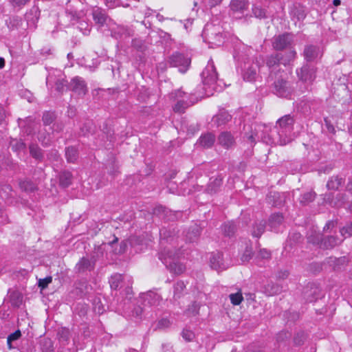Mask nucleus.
<instances>
[{"label": "nucleus", "instance_id": "obj_34", "mask_svg": "<svg viewBox=\"0 0 352 352\" xmlns=\"http://www.w3.org/2000/svg\"><path fill=\"white\" fill-rule=\"evenodd\" d=\"M10 146L12 150L19 154L21 152L25 153L27 148L26 144L21 139H13L10 142Z\"/></svg>", "mask_w": 352, "mask_h": 352}, {"label": "nucleus", "instance_id": "obj_15", "mask_svg": "<svg viewBox=\"0 0 352 352\" xmlns=\"http://www.w3.org/2000/svg\"><path fill=\"white\" fill-rule=\"evenodd\" d=\"M177 234L178 230L172 226L168 228L163 227L160 229V241L168 243H172L177 239Z\"/></svg>", "mask_w": 352, "mask_h": 352}, {"label": "nucleus", "instance_id": "obj_37", "mask_svg": "<svg viewBox=\"0 0 352 352\" xmlns=\"http://www.w3.org/2000/svg\"><path fill=\"white\" fill-rule=\"evenodd\" d=\"M22 334L19 329L16 330L14 332L10 333L7 338V344L9 349L17 348L15 342L19 340Z\"/></svg>", "mask_w": 352, "mask_h": 352}, {"label": "nucleus", "instance_id": "obj_38", "mask_svg": "<svg viewBox=\"0 0 352 352\" xmlns=\"http://www.w3.org/2000/svg\"><path fill=\"white\" fill-rule=\"evenodd\" d=\"M137 89L136 95L137 100L141 102H146L151 96L149 89L144 86L140 87H135Z\"/></svg>", "mask_w": 352, "mask_h": 352}, {"label": "nucleus", "instance_id": "obj_60", "mask_svg": "<svg viewBox=\"0 0 352 352\" xmlns=\"http://www.w3.org/2000/svg\"><path fill=\"white\" fill-rule=\"evenodd\" d=\"M268 201L272 203L274 207H280L283 204V201L280 199V195L278 192H273L268 197Z\"/></svg>", "mask_w": 352, "mask_h": 352}, {"label": "nucleus", "instance_id": "obj_2", "mask_svg": "<svg viewBox=\"0 0 352 352\" xmlns=\"http://www.w3.org/2000/svg\"><path fill=\"white\" fill-rule=\"evenodd\" d=\"M223 32V28L220 24L208 23L202 31L201 36L204 42L210 45V47L220 46L225 39Z\"/></svg>", "mask_w": 352, "mask_h": 352}, {"label": "nucleus", "instance_id": "obj_41", "mask_svg": "<svg viewBox=\"0 0 352 352\" xmlns=\"http://www.w3.org/2000/svg\"><path fill=\"white\" fill-rule=\"evenodd\" d=\"M222 230L225 236L232 237L234 236L237 230V226L233 221L225 223L222 226Z\"/></svg>", "mask_w": 352, "mask_h": 352}, {"label": "nucleus", "instance_id": "obj_11", "mask_svg": "<svg viewBox=\"0 0 352 352\" xmlns=\"http://www.w3.org/2000/svg\"><path fill=\"white\" fill-rule=\"evenodd\" d=\"M96 262V258L95 256H92L90 258L82 257L76 265L75 270L78 273L91 272L95 268Z\"/></svg>", "mask_w": 352, "mask_h": 352}, {"label": "nucleus", "instance_id": "obj_46", "mask_svg": "<svg viewBox=\"0 0 352 352\" xmlns=\"http://www.w3.org/2000/svg\"><path fill=\"white\" fill-rule=\"evenodd\" d=\"M19 187L21 190L26 192H34L37 189L36 185L30 179L20 181Z\"/></svg>", "mask_w": 352, "mask_h": 352}, {"label": "nucleus", "instance_id": "obj_13", "mask_svg": "<svg viewBox=\"0 0 352 352\" xmlns=\"http://www.w3.org/2000/svg\"><path fill=\"white\" fill-rule=\"evenodd\" d=\"M217 144L225 149H230L236 144L234 135L230 131L221 132L217 138Z\"/></svg>", "mask_w": 352, "mask_h": 352}, {"label": "nucleus", "instance_id": "obj_45", "mask_svg": "<svg viewBox=\"0 0 352 352\" xmlns=\"http://www.w3.org/2000/svg\"><path fill=\"white\" fill-rule=\"evenodd\" d=\"M222 184V179L221 178H214V179H210V182L208 184L206 191L208 193H215L218 191L219 188L221 187Z\"/></svg>", "mask_w": 352, "mask_h": 352}, {"label": "nucleus", "instance_id": "obj_50", "mask_svg": "<svg viewBox=\"0 0 352 352\" xmlns=\"http://www.w3.org/2000/svg\"><path fill=\"white\" fill-rule=\"evenodd\" d=\"M316 194L314 191L307 192L302 194L300 198V203L302 206L308 205L309 203L314 201Z\"/></svg>", "mask_w": 352, "mask_h": 352}, {"label": "nucleus", "instance_id": "obj_24", "mask_svg": "<svg viewBox=\"0 0 352 352\" xmlns=\"http://www.w3.org/2000/svg\"><path fill=\"white\" fill-rule=\"evenodd\" d=\"M65 156L68 163L76 164L79 157L78 148L75 146H69L65 147Z\"/></svg>", "mask_w": 352, "mask_h": 352}, {"label": "nucleus", "instance_id": "obj_61", "mask_svg": "<svg viewBox=\"0 0 352 352\" xmlns=\"http://www.w3.org/2000/svg\"><path fill=\"white\" fill-rule=\"evenodd\" d=\"M252 13L254 16L258 19H265L266 18V10L262 8L259 6L254 5L252 7Z\"/></svg>", "mask_w": 352, "mask_h": 352}, {"label": "nucleus", "instance_id": "obj_9", "mask_svg": "<svg viewBox=\"0 0 352 352\" xmlns=\"http://www.w3.org/2000/svg\"><path fill=\"white\" fill-rule=\"evenodd\" d=\"M153 215L158 217L166 221L177 220L181 213L178 211H172L162 206H157L153 208Z\"/></svg>", "mask_w": 352, "mask_h": 352}, {"label": "nucleus", "instance_id": "obj_44", "mask_svg": "<svg viewBox=\"0 0 352 352\" xmlns=\"http://www.w3.org/2000/svg\"><path fill=\"white\" fill-rule=\"evenodd\" d=\"M266 227L265 221H260L258 222H256L252 230V234L254 237L259 238L262 234L264 232Z\"/></svg>", "mask_w": 352, "mask_h": 352}, {"label": "nucleus", "instance_id": "obj_28", "mask_svg": "<svg viewBox=\"0 0 352 352\" xmlns=\"http://www.w3.org/2000/svg\"><path fill=\"white\" fill-rule=\"evenodd\" d=\"M8 294L9 300L12 307L19 308L23 302V297L22 294L19 291L10 289L8 291Z\"/></svg>", "mask_w": 352, "mask_h": 352}, {"label": "nucleus", "instance_id": "obj_18", "mask_svg": "<svg viewBox=\"0 0 352 352\" xmlns=\"http://www.w3.org/2000/svg\"><path fill=\"white\" fill-rule=\"evenodd\" d=\"M30 156L38 163L43 162L45 159V151L36 142H31L28 146Z\"/></svg>", "mask_w": 352, "mask_h": 352}, {"label": "nucleus", "instance_id": "obj_62", "mask_svg": "<svg viewBox=\"0 0 352 352\" xmlns=\"http://www.w3.org/2000/svg\"><path fill=\"white\" fill-rule=\"evenodd\" d=\"M185 287H186V285L183 281H182V280L177 281L174 285V297L175 298H180L181 294H182Z\"/></svg>", "mask_w": 352, "mask_h": 352}, {"label": "nucleus", "instance_id": "obj_30", "mask_svg": "<svg viewBox=\"0 0 352 352\" xmlns=\"http://www.w3.org/2000/svg\"><path fill=\"white\" fill-rule=\"evenodd\" d=\"M73 175L69 170H63L59 173V185L62 188H67L72 183Z\"/></svg>", "mask_w": 352, "mask_h": 352}, {"label": "nucleus", "instance_id": "obj_22", "mask_svg": "<svg viewBox=\"0 0 352 352\" xmlns=\"http://www.w3.org/2000/svg\"><path fill=\"white\" fill-rule=\"evenodd\" d=\"M258 65L256 63H248V66L246 67L245 64L244 72L243 73V77L245 80L254 81L256 80L257 76Z\"/></svg>", "mask_w": 352, "mask_h": 352}, {"label": "nucleus", "instance_id": "obj_5", "mask_svg": "<svg viewBox=\"0 0 352 352\" xmlns=\"http://www.w3.org/2000/svg\"><path fill=\"white\" fill-rule=\"evenodd\" d=\"M170 67H178L179 71L185 73L190 65V58L179 52L173 53L167 60Z\"/></svg>", "mask_w": 352, "mask_h": 352}, {"label": "nucleus", "instance_id": "obj_21", "mask_svg": "<svg viewBox=\"0 0 352 352\" xmlns=\"http://www.w3.org/2000/svg\"><path fill=\"white\" fill-rule=\"evenodd\" d=\"M294 124V117L290 114L285 115L280 118H279L276 124L279 126L281 129V133H284L287 131L290 132L293 129V125Z\"/></svg>", "mask_w": 352, "mask_h": 352}, {"label": "nucleus", "instance_id": "obj_39", "mask_svg": "<svg viewBox=\"0 0 352 352\" xmlns=\"http://www.w3.org/2000/svg\"><path fill=\"white\" fill-rule=\"evenodd\" d=\"M92 14L94 20L96 23L100 25H103L105 23L107 16L102 9L97 8L93 10Z\"/></svg>", "mask_w": 352, "mask_h": 352}, {"label": "nucleus", "instance_id": "obj_35", "mask_svg": "<svg viewBox=\"0 0 352 352\" xmlns=\"http://www.w3.org/2000/svg\"><path fill=\"white\" fill-rule=\"evenodd\" d=\"M123 276L121 274L116 273L111 276L109 280L111 289L118 290L122 287Z\"/></svg>", "mask_w": 352, "mask_h": 352}, {"label": "nucleus", "instance_id": "obj_53", "mask_svg": "<svg viewBox=\"0 0 352 352\" xmlns=\"http://www.w3.org/2000/svg\"><path fill=\"white\" fill-rule=\"evenodd\" d=\"M340 233L345 239L352 236V222H346V224L340 228Z\"/></svg>", "mask_w": 352, "mask_h": 352}, {"label": "nucleus", "instance_id": "obj_8", "mask_svg": "<svg viewBox=\"0 0 352 352\" xmlns=\"http://www.w3.org/2000/svg\"><path fill=\"white\" fill-rule=\"evenodd\" d=\"M210 265L211 268L217 271L225 270L230 266V263L223 258V253L218 251L210 254Z\"/></svg>", "mask_w": 352, "mask_h": 352}, {"label": "nucleus", "instance_id": "obj_23", "mask_svg": "<svg viewBox=\"0 0 352 352\" xmlns=\"http://www.w3.org/2000/svg\"><path fill=\"white\" fill-rule=\"evenodd\" d=\"M345 182V179L339 176L333 175L331 177L327 183V188L329 190H339Z\"/></svg>", "mask_w": 352, "mask_h": 352}, {"label": "nucleus", "instance_id": "obj_47", "mask_svg": "<svg viewBox=\"0 0 352 352\" xmlns=\"http://www.w3.org/2000/svg\"><path fill=\"white\" fill-rule=\"evenodd\" d=\"M6 25L10 30L18 29L22 25V19L18 16H13L6 20Z\"/></svg>", "mask_w": 352, "mask_h": 352}, {"label": "nucleus", "instance_id": "obj_25", "mask_svg": "<svg viewBox=\"0 0 352 352\" xmlns=\"http://www.w3.org/2000/svg\"><path fill=\"white\" fill-rule=\"evenodd\" d=\"M215 135L212 133L202 134L199 137V147L204 148H211L215 142Z\"/></svg>", "mask_w": 352, "mask_h": 352}, {"label": "nucleus", "instance_id": "obj_52", "mask_svg": "<svg viewBox=\"0 0 352 352\" xmlns=\"http://www.w3.org/2000/svg\"><path fill=\"white\" fill-rule=\"evenodd\" d=\"M25 125L23 127V132L28 135H32L35 133L34 122L30 118H27L24 120Z\"/></svg>", "mask_w": 352, "mask_h": 352}, {"label": "nucleus", "instance_id": "obj_20", "mask_svg": "<svg viewBox=\"0 0 352 352\" xmlns=\"http://www.w3.org/2000/svg\"><path fill=\"white\" fill-rule=\"evenodd\" d=\"M348 259L346 256H341L339 258L330 256L327 258L323 262L324 265H328L331 267L333 270H339L342 267L346 265Z\"/></svg>", "mask_w": 352, "mask_h": 352}, {"label": "nucleus", "instance_id": "obj_51", "mask_svg": "<svg viewBox=\"0 0 352 352\" xmlns=\"http://www.w3.org/2000/svg\"><path fill=\"white\" fill-rule=\"evenodd\" d=\"M42 352H54V343L50 338H44L41 342Z\"/></svg>", "mask_w": 352, "mask_h": 352}, {"label": "nucleus", "instance_id": "obj_43", "mask_svg": "<svg viewBox=\"0 0 352 352\" xmlns=\"http://www.w3.org/2000/svg\"><path fill=\"white\" fill-rule=\"evenodd\" d=\"M282 288L276 283L270 282L264 287V292L268 296H274L280 293Z\"/></svg>", "mask_w": 352, "mask_h": 352}, {"label": "nucleus", "instance_id": "obj_31", "mask_svg": "<svg viewBox=\"0 0 352 352\" xmlns=\"http://www.w3.org/2000/svg\"><path fill=\"white\" fill-rule=\"evenodd\" d=\"M290 14L292 17L296 18L298 21L303 20L306 17L304 6L300 4H295L291 9Z\"/></svg>", "mask_w": 352, "mask_h": 352}, {"label": "nucleus", "instance_id": "obj_32", "mask_svg": "<svg viewBox=\"0 0 352 352\" xmlns=\"http://www.w3.org/2000/svg\"><path fill=\"white\" fill-rule=\"evenodd\" d=\"M248 0H232L230 6L234 12H243L248 8Z\"/></svg>", "mask_w": 352, "mask_h": 352}, {"label": "nucleus", "instance_id": "obj_10", "mask_svg": "<svg viewBox=\"0 0 352 352\" xmlns=\"http://www.w3.org/2000/svg\"><path fill=\"white\" fill-rule=\"evenodd\" d=\"M316 69L314 66L305 64L300 69L296 70V74L300 80L312 82L316 78Z\"/></svg>", "mask_w": 352, "mask_h": 352}, {"label": "nucleus", "instance_id": "obj_12", "mask_svg": "<svg viewBox=\"0 0 352 352\" xmlns=\"http://www.w3.org/2000/svg\"><path fill=\"white\" fill-rule=\"evenodd\" d=\"M302 295L307 302L316 300L320 295V289L314 283H308L303 289Z\"/></svg>", "mask_w": 352, "mask_h": 352}, {"label": "nucleus", "instance_id": "obj_17", "mask_svg": "<svg viewBox=\"0 0 352 352\" xmlns=\"http://www.w3.org/2000/svg\"><path fill=\"white\" fill-rule=\"evenodd\" d=\"M133 35V30L124 25H118L111 30V36L117 40H124Z\"/></svg>", "mask_w": 352, "mask_h": 352}, {"label": "nucleus", "instance_id": "obj_4", "mask_svg": "<svg viewBox=\"0 0 352 352\" xmlns=\"http://www.w3.org/2000/svg\"><path fill=\"white\" fill-rule=\"evenodd\" d=\"M171 256L172 254L169 251L166 252L164 250V252H161L159 254V258L170 272L176 275L182 274L185 271V266L182 263L176 261L174 258H172Z\"/></svg>", "mask_w": 352, "mask_h": 352}, {"label": "nucleus", "instance_id": "obj_14", "mask_svg": "<svg viewBox=\"0 0 352 352\" xmlns=\"http://www.w3.org/2000/svg\"><path fill=\"white\" fill-rule=\"evenodd\" d=\"M344 239H340L338 236L328 235L320 239V248L324 250H331L340 245Z\"/></svg>", "mask_w": 352, "mask_h": 352}, {"label": "nucleus", "instance_id": "obj_6", "mask_svg": "<svg viewBox=\"0 0 352 352\" xmlns=\"http://www.w3.org/2000/svg\"><path fill=\"white\" fill-rule=\"evenodd\" d=\"M294 41L292 34L289 33H284L279 34L274 38L272 46L276 51H283L287 48H289Z\"/></svg>", "mask_w": 352, "mask_h": 352}, {"label": "nucleus", "instance_id": "obj_58", "mask_svg": "<svg viewBox=\"0 0 352 352\" xmlns=\"http://www.w3.org/2000/svg\"><path fill=\"white\" fill-rule=\"evenodd\" d=\"M102 131L106 135L107 141H109L110 143H112L116 140L114 131L108 126L107 123H104Z\"/></svg>", "mask_w": 352, "mask_h": 352}, {"label": "nucleus", "instance_id": "obj_63", "mask_svg": "<svg viewBox=\"0 0 352 352\" xmlns=\"http://www.w3.org/2000/svg\"><path fill=\"white\" fill-rule=\"evenodd\" d=\"M131 45L139 52H144L146 48L144 42L140 38L133 39Z\"/></svg>", "mask_w": 352, "mask_h": 352}, {"label": "nucleus", "instance_id": "obj_42", "mask_svg": "<svg viewBox=\"0 0 352 352\" xmlns=\"http://www.w3.org/2000/svg\"><path fill=\"white\" fill-rule=\"evenodd\" d=\"M186 238L190 243H195L198 241V226L195 224L190 226L186 233Z\"/></svg>", "mask_w": 352, "mask_h": 352}, {"label": "nucleus", "instance_id": "obj_64", "mask_svg": "<svg viewBox=\"0 0 352 352\" xmlns=\"http://www.w3.org/2000/svg\"><path fill=\"white\" fill-rule=\"evenodd\" d=\"M30 0H9L10 4L14 9L21 10L23 6L28 3Z\"/></svg>", "mask_w": 352, "mask_h": 352}, {"label": "nucleus", "instance_id": "obj_48", "mask_svg": "<svg viewBox=\"0 0 352 352\" xmlns=\"http://www.w3.org/2000/svg\"><path fill=\"white\" fill-rule=\"evenodd\" d=\"M12 188L6 183H0V196L2 199H7L12 197Z\"/></svg>", "mask_w": 352, "mask_h": 352}, {"label": "nucleus", "instance_id": "obj_19", "mask_svg": "<svg viewBox=\"0 0 352 352\" xmlns=\"http://www.w3.org/2000/svg\"><path fill=\"white\" fill-rule=\"evenodd\" d=\"M129 246L135 253H140L146 249L147 245L140 236H133L129 239Z\"/></svg>", "mask_w": 352, "mask_h": 352}, {"label": "nucleus", "instance_id": "obj_26", "mask_svg": "<svg viewBox=\"0 0 352 352\" xmlns=\"http://www.w3.org/2000/svg\"><path fill=\"white\" fill-rule=\"evenodd\" d=\"M319 54V47L314 45L305 47L303 55L307 61H313Z\"/></svg>", "mask_w": 352, "mask_h": 352}, {"label": "nucleus", "instance_id": "obj_16", "mask_svg": "<svg viewBox=\"0 0 352 352\" xmlns=\"http://www.w3.org/2000/svg\"><path fill=\"white\" fill-rule=\"evenodd\" d=\"M68 89L79 96H84L87 92L85 82L78 76L74 78L69 83Z\"/></svg>", "mask_w": 352, "mask_h": 352}, {"label": "nucleus", "instance_id": "obj_55", "mask_svg": "<svg viewBox=\"0 0 352 352\" xmlns=\"http://www.w3.org/2000/svg\"><path fill=\"white\" fill-rule=\"evenodd\" d=\"M69 83L64 78L57 79L55 82V89L60 94H63V91L69 90L68 89Z\"/></svg>", "mask_w": 352, "mask_h": 352}, {"label": "nucleus", "instance_id": "obj_36", "mask_svg": "<svg viewBox=\"0 0 352 352\" xmlns=\"http://www.w3.org/2000/svg\"><path fill=\"white\" fill-rule=\"evenodd\" d=\"M248 131H245L243 138L245 141H247L251 146H253L256 144V139L258 138V133L256 130H253L252 126H248Z\"/></svg>", "mask_w": 352, "mask_h": 352}, {"label": "nucleus", "instance_id": "obj_33", "mask_svg": "<svg viewBox=\"0 0 352 352\" xmlns=\"http://www.w3.org/2000/svg\"><path fill=\"white\" fill-rule=\"evenodd\" d=\"M96 126L92 120H86L80 129V133L82 135H87L89 134H94L95 133Z\"/></svg>", "mask_w": 352, "mask_h": 352}, {"label": "nucleus", "instance_id": "obj_7", "mask_svg": "<svg viewBox=\"0 0 352 352\" xmlns=\"http://www.w3.org/2000/svg\"><path fill=\"white\" fill-rule=\"evenodd\" d=\"M140 299L142 304L146 307H158L162 300L161 296L153 291H148L141 294Z\"/></svg>", "mask_w": 352, "mask_h": 352}, {"label": "nucleus", "instance_id": "obj_40", "mask_svg": "<svg viewBox=\"0 0 352 352\" xmlns=\"http://www.w3.org/2000/svg\"><path fill=\"white\" fill-rule=\"evenodd\" d=\"M57 116L54 111H45L43 113L42 121L44 126H50L56 121Z\"/></svg>", "mask_w": 352, "mask_h": 352}, {"label": "nucleus", "instance_id": "obj_59", "mask_svg": "<svg viewBox=\"0 0 352 352\" xmlns=\"http://www.w3.org/2000/svg\"><path fill=\"white\" fill-rule=\"evenodd\" d=\"M93 309H94V311L98 315H100L104 313L105 309H104V307L100 300V298H94V302H93Z\"/></svg>", "mask_w": 352, "mask_h": 352}, {"label": "nucleus", "instance_id": "obj_29", "mask_svg": "<svg viewBox=\"0 0 352 352\" xmlns=\"http://www.w3.org/2000/svg\"><path fill=\"white\" fill-rule=\"evenodd\" d=\"M284 217L282 213L277 212L271 214L268 219L269 226L272 230H276V229L283 223Z\"/></svg>", "mask_w": 352, "mask_h": 352}, {"label": "nucleus", "instance_id": "obj_3", "mask_svg": "<svg viewBox=\"0 0 352 352\" xmlns=\"http://www.w3.org/2000/svg\"><path fill=\"white\" fill-rule=\"evenodd\" d=\"M203 89L204 93L201 98L209 97L214 94L215 82L217 79V74L212 63H208L206 67L201 73Z\"/></svg>", "mask_w": 352, "mask_h": 352}, {"label": "nucleus", "instance_id": "obj_49", "mask_svg": "<svg viewBox=\"0 0 352 352\" xmlns=\"http://www.w3.org/2000/svg\"><path fill=\"white\" fill-rule=\"evenodd\" d=\"M37 139L43 147H48L51 145L50 133L48 132L39 131Z\"/></svg>", "mask_w": 352, "mask_h": 352}, {"label": "nucleus", "instance_id": "obj_1", "mask_svg": "<svg viewBox=\"0 0 352 352\" xmlns=\"http://www.w3.org/2000/svg\"><path fill=\"white\" fill-rule=\"evenodd\" d=\"M296 55L295 50L275 52L267 56L265 60L269 71L267 82H271L272 91L278 97L289 98L294 92L287 74L280 67V65H289L295 59Z\"/></svg>", "mask_w": 352, "mask_h": 352}, {"label": "nucleus", "instance_id": "obj_27", "mask_svg": "<svg viewBox=\"0 0 352 352\" xmlns=\"http://www.w3.org/2000/svg\"><path fill=\"white\" fill-rule=\"evenodd\" d=\"M231 116L226 111H220L217 115L214 116L212 121L217 126L226 124L231 120Z\"/></svg>", "mask_w": 352, "mask_h": 352}, {"label": "nucleus", "instance_id": "obj_57", "mask_svg": "<svg viewBox=\"0 0 352 352\" xmlns=\"http://www.w3.org/2000/svg\"><path fill=\"white\" fill-rule=\"evenodd\" d=\"M190 104L184 100H179L173 107V110L176 113H184L185 109L188 108Z\"/></svg>", "mask_w": 352, "mask_h": 352}, {"label": "nucleus", "instance_id": "obj_56", "mask_svg": "<svg viewBox=\"0 0 352 352\" xmlns=\"http://www.w3.org/2000/svg\"><path fill=\"white\" fill-rule=\"evenodd\" d=\"M105 168L107 170V173L112 177H115L118 172V166L114 160H109L105 165Z\"/></svg>", "mask_w": 352, "mask_h": 352}, {"label": "nucleus", "instance_id": "obj_54", "mask_svg": "<svg viewBox=\"0 0 352 352\" xmlns=\"http://www.w3.org/2000/svg\"><path fill=\"white\" fill-rule=\"evenodd\" d=\"M89 285L85 280H80L76 283V290L78 292L80 297L88 293Z\"/></svg>", "mask_w": 352, "mask_h": 352}]
</instances>
